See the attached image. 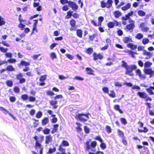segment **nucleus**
<instances>
[{"mask_svg": "<svg viewBox=\"0 0 154 154\" xmlns=\"http://www.w3.org/2000/svg\"><path fill=\"white\" fill-rule=\"evenodd\" d=\"M100 6L102 8H107V6L106 5V2H105L103 1H102L100 2Z\"/></svg>", "mask_w": 154, "mask_h": 154, "instance_id": "50", "label": "nucleus"}, {"mask_svg": "<svg viewBox=\"0 0 154 154\" xmlns=\"http://www.w3.org/2000/svg\"><path fill=\"white\" fill-rule=\"evenodd\" d=\"M143 37V35L141 33H138L137 34L136 36H135V38L138 39H140L142 38Z\"/></svg>", "mask_w": 154, "mask_h": 154, "instance_id": "42", "label": "nucleus"}, {"mask_svg": "<svg viewBox=\"0 0 154 154\" xmlns=\"http://www.w3.org/2000/svg\"><path fill=\"white\" fill-rule=\"evenodd\" d=\"M117 132L118 135L120 137L123 138L124 136V132L119 129L117 130Z\"/></svg>", "mask_w": 154, "mask_h": 154, "instance_id": "35", "label": "nucleus"}, {"mask_svg": "<svg viewBox=\"0 0 154 154\" xmlns=\"http://www.w3.org/2000/svg\"><path fill=\"white\" fill-rule=\"evenodd\" d=\"M6 84L9 87H11L13 85V82L11 80H8L6 81Z\"/></svg>", "mask_w": 154, "mask_h": 154, "instance_id": "57", "label": "nucleus"}, {"mask_svg": "<svg viewBox=\"0 0 154 154\" xmlns=\"http://www.w3.org/2000/svg\"><path fill=\"white\" fill-rule=\"evenodd\" d=\"M8 50V48H5L3 47H1V48H0V51L3 53L6 52Z\"/></svg>", "mask_w": 154, "mask_h": 154, "instance_id": "61", "label": "nucleus"}, {"mask_svg": "<svg viewBox=\"0 0 154 154\" xmlns=\"http://www.w3.org/2000/svg\"><path fill=\"white\" fill-rule=\"evenodd\" d=\"M108 94L109 97L112 98H114L116 97V93L113 90L110 91V93H109V92Z\"/></svg>", "mask_w": 154, "mask_h": 154, "instance_id": "36", "label": "nucleus"}, {"mask_svg": "<svg viewBox=\"0 0 154 154\" xmlns=\"http://www.w3.org/2000/svg\"><path fill=\"white\" fill-rule=\"evenodd\" d=\"M49 103L51 105L53 106V107L54 109H56L57 107L56 105L57 104V101L55 100H50Z\"/></svg>", "mask_w": 154, "mask_h": 154, "instance_id": "23", "label": "nucleus"}, {"mask_svg": "<svg viewBox=\"0 0 154 154\" xmlns=\"http://www.w3.org/2000/svg\"><path fill=\"white\" fill-rule=\"evenodd\" d=\"M50 129L48 128H45L43 130V133L45 134H48L50 133Z\"/></svg>", "mask_w": 154, "mask_h": 154, "instance_id": "46", "label": "nucleus"}, {"mask_svg": "<svg viewBox=\"0 0 154 154\" xmlns=\"http://www.w3.org/2000/svg\"><path fill=\"white\" fill-rule=\"evenodd\" d=\"M138 15L140 16L143 17L146 15L145 12L142 10H139L138 11Z\"/></svg>", "mask_w": 154, "mask_h": 154, "instance_id": "43", "label": "nucleus"}, {"mask_svg": "<svg viewBox=\"0 0 154 154\" xmlns=\"http://www.w3.org/2000/svg\"><path fill=\"white\" fill-rule=\"evenodd\" d=\"M89 115H90V114L89 113L86 114L82 113L76 115L75 118L76 119H78L80 121L86 122L89 119Z\"/></svg>", "mask_w": 154, "mask_h": 154, "instance_id": "3", "label": "nucleus"}, {"mask_svg": "<svg viewBox=\"0 0 154 154\" xmlns=\"http://www.w3.org/2000/svg\"><path fill=\"white\" fill-rule=\"evenodd\" d=\"M49 122V119L48 117H45L42 120V124L43 125H46Z\"/></svg>", "mask_w": 154, "mask_h": 154, "instance_id": "28", "label": "nucleus"}, {"mask_svg": "<svg viewBox=\"0 0 154 154\" xmlns=\"http://www.w3.org/2000/svg\"><path fill=\"white\" fill-rule=\"evenodd\" d=\"M133 11H131L130 12L125 15V17H123L122 18V20H128L131 19L130 18V16H131L133 14Z\"/></svg>", "mask_w": 154, "mask_h": 154, "instance_id": "11", "label": "nucleus"}, {"mask_svg": "<svg viewBox=\"0 0 154 154\" xmlns=\"http://www.w3.org/2000/svg\"><path fill=\"white\" fill-rule=\"evenodd\" d=\"M94 139L95 140L99 141L101 143L100 146L102 150H104L106 148V145L105 143L103 142V140L100 136H96Z\"/></svg>", "mask_w": 154, "mask_h": 154, "instance_id": "7", "label": "nucleus"}, {"mask_svg": "<svg viewBox=\"0 0 154 154\" xmlns=\"http://www.w3.org/2000/svg\"><path fill=\"white\" fill-rule=\"evenodd\" d=\"M28 96L26 94H24L22 95L21 96V99L24 101L27 100L28 99Z\"/></svg>", "mask_w": 154, "mask_h": 154, "instance_id": "44", "label": "nucleus"}, {"mask_svg": "<svg viewBox=\"0 0 154 154\" xmlns=\"http://www.w3.org/2000/svg\"><path fill=\"white\" fill-rule=\"evenodd\" d=\"M50 56L52 59H54L56 58L57 56L55 53L54 52H52L51 53Z\"/></svg>", "mask_w": 154, "mask_h": 154, "instance_id": "63", "label": "nucleus"}, {"mask_svg": "<svg viewBox=\"0 0 154 154\" xmlns=\"http://www.w3.org/2000/svg\"><path fill=\"white\" fill-rule=\"evenodd\" d=\"M137 95L141 98L145 99V101H146L148 100H152V99L150 97H148V94L146 92L139 91L137 93Z\"/></svg>", "mask_w": 154, "mask_h": 154, "instance_id": "5", "label": "nucleus"}, {"mask_svg": "<svg viewBox=\"0 0 154 154\" xmlns=\"http://www.w3.org/2000/svg\"><path fill=\"white\" fill-rule=\"evenodd\" d=\"M58 126L59 125L58 124H56L53 125V128L51 131L52 134H53L57 131Z\"/></svg>", "mask_w": 154, "mask_h": 154, "instance_id": "26", "label": "nucleus"}, {"mask_svg": "<svg viewBox=\"0 0 154 154\" xmlns=\"http://www.w3.org/2000/svg\"><path fill=\"white\" fill-rule=\"evenodd\" d=\"M122 143L125 146H127L128 144L127 141L125 137H124L123 138H122Z\"/></svg>", "mask_w": 154, "mask_h": 154, "instance_id": "59", "label": "nucleus"}, {"mask_svg": "<svg viewBox=\"0 0 154 154\" xmlns=\"http://www.w3.org/2000/svg\"><path fill=\"white\" fill-rule=\"evenodd\" d=\"M131 5L130 3H127L125 5L122 7L121 8L122 10L124 11H126L130 8L131 7Z\"/></svg>", "mask_w": 154, "mask_h": 154, "instance_id": "16", "label": "nucleus"}, {"mask_svg": "<svg viewBox=\"0 0 154 154\" xmlns=\"http://www.w3.org/2000/svg\"><path fill=\"white\" fill-rule=\"evenodd\" d=\"M103 91L105 93L108 94L109 92V88L108 87H103L102 88Z\"/></svg>", "mask_w": 154, "mask_h": 154, "instance_id": "45", "label": "nucleus"}, {"mask_svg": "<svg viewBox=\"0 0 154 154\" xmlns=\"http://www.w3.org/2000/svg\"><path fill=\"white\" fill-rule=\"evenodd\" d=\"M72 16L74 18L77 19L79 17V15L78 13L75 12L72 14Z\"/></svg>", "mask_w": 154, "mask_h": 154, "instance_id": "58", "label": "nucleus"}, {"mask_svg": "<svg viewBox=\"0 0 154 154\" xmlns=\"http://www.w3.org/2000/svg\"><path fill=\"white\" fill-rule=\"evenodd\" d=\"M119 25V22L116 20H114L113 22H109L107 24V26L109 28H112L115 26H118Z\"/></svg>", "mask_w": 154, "mask_h": 154, "instance_id": "9", "label": "nucleus"}, {"mask_svg": "<svg viewBox=\"0 0 154 154\" xmlns=\"http://www.w3.org/2000/svg\"><path fill=\"white\" fill-rule=\"evenodd\" d=\"M98 36V34L97 33L93 34L92 35H89V42H92L93 41L96 37Z\"/></svg>", "mask_w": 154, "mask_h": 154, "instance_id": "20", "label": "nucleus"}, {"mask_svg": "<svg viewBox=\"0 0 154 154\" xmlns=\"http://www.w3.org/2000/svg\"><path fill=\"white\" fill-rule=\"evenodd\" d=\"M60 2L63 5H64L66 4H68L69 3V1L68 0H60Z\"/></svg>", "mask_w": 154, "mask_h": 154, "instance_id": "53", "label": "nucleus"}, {"mask_svg": "<svg viewBox=\"0 0 154 154\" xmlns=\"http://www.w3.org/2000/svg\"><path fill=\"white\" fill-rule=\"evenodd\" d=\"M113 14L114 15L116 18H118L120 17L122 15V13L119 10H117L114 11L113 13Z\"/></svg>", "mask_w": 154, "mask_h": 154, "instance_id": "19", "label": "nucleus"}, {"mask_svg": "<svg viewBox=\"0 0 154 154\" xmlns=\"http://www.w3.org/2000/svg\"><path fill=\"white\" fill-rule=\"evenodd\" d=\"M68 4V6L74 11H76L78 9V5L74 1H69Z\"/></svg>", "mask_w": 154, "mask_h": 154, "instance_id": "8", "label": "nucleus"}, {"mask_svg": "<svg viewBox=\"0 0 154 154\" xmlns=\"http://www.w3.org/2000/svg\"><path fill=\"white\" fill-rule=\"evenodd\" d=\"M52 140V137L50 135L46 136L45 137V143L48 144L51 142Z\"/></svg>", "mask_w": 154, "mask_h": 154, "instance_id": "17", "label": "nucleus"}, {"mask_svg": "<svg viewBox=\"0 0 154 154\" xmlns=\"http://www.w3.org/2000/svg\"><path fill=\"white\" fill-rule=\"evenodd\" d=\"M0 110L2 111L3 113L5 115L7 114L9 112L8 111L2 107H0Z\"/></svg>", "mask_w": 154, "mask_h": 154, "instance_id": "47", "label": "nucleus"}, {"mask_svg": "<svg viewBox=\"0 0 154 154\" xmlns=\"http://www.w3.org/2000/svg\"><path fill=\"white\" fill-rule=\"evenodd\" d=\"M62 146H60V145L59 146V148L58 149V150L61 152L62 153L63 152H65V149L62 148Z\"/></svg>", "mask_w": 154, "mask_h": 154, "instance_id": "52", "label": "nucleus"}, {"mask_svg": "<svg viewBox=\"0 0 154 154\" xmlns=\"http://www.w3.org/2000/svg\"><path fill=\"white\" fill-rule=\"evenodd\" d=\"M21 64L22 65L27 66L29 65V63L26 62L24 61H22L21 63Z\"/></svg>", "mask_w": 154, "mask_h": 154, "instance_id": "62", "label": "nucleus"}, {"mask_svg": "<svg viewBox=\"0 0 154 154\" xmlns=\"http://www.w3.org/2000/svg\"><path fill=\"white\" fill-rule=\"evenodd\" d=\"M14 68L12 66H8L6 68V70L10 71H14Z\"/></svg>", "mask_w": 154, "mask_h": 154, "instance_id": "48", "label": "nucleus"}, {"mask_svg": "<svg viewBox=\"0 0 154 154\" xmlns=\"http://www.w3.org/2000/svg\"><path fill=\"white\" fill-rule=\"evenodd\" d=\"M146 90L150 95L154 94V92L152 91V90H154V87L150 86L149 88H146Z\"/></svg>", "mask_w": 154, "mask_h": 154, "instance_id": "15", "label": "nucleus"}, {"mask_svg": "<svg viewBox=\"0 0 154 154\" xmlns=\"http://www.w3.org/2000/svg\"><path fill=\"white\" fill-rule=\"evenodd\" d=\"M69 25L70 26L69 30L71 31H75L77 29V25H76V21L74 19H71L69 20Z\"/></svg>", "mask_w": 154, "mask_h": 154, "instance_id": "6", "label": "nucleus"}, {"mask_svg": "<svg viewBox=\"0 0 154 154\" xmlns=\"http://www.w3.org/2000/svg\"><path fill=\"white\" fill-rule=\"evenodd\" d=\"M144 72L146 74L149 75V77L153 76L154 75V71L152 69H144Z\"/></svg>", "mask_w": 154, "mask_h": 154, "instance_id": "12", "label": "nucleus"}, {"mask_svg": "<svg viewBox=\"0 0 154 154\" xmlns=\"http://www.w3.org/2000/svg\"><path fill=\"white\" fill-rule=\"evenodd\" d=\"M56 149L55 147H54L53 149L50 148L48 152L49 153H53L56 151Z\"/></svg>", "mask_w": 154, "mask_h": 154, "instance_id": "51", "label": "nucleus"}, {"mask_svg": "<svg viewBox=\"0 0 154 154\" xmlns=\"http://www.w3.org/2000/svg\"><path fill=\"white\" fill-rule=\"evenodd\" d=\"M91 22L93 25L94 26H99V24L98 23L97 24L96 23V21L94 20H91Z\"/></svg>", "mask_w": 154, "mask_h": 154, "instance_id": "54", "label": "nucleus"}, {"mask_svg": "<svg viewBox=\"0 0 154 154\" xmlns=\"http://www.w3.org/2000/svg\"><path fill=\"white\" fill-rule=\"evenodd\" d=\"M93 50L92 48L91 47H89L86 49L85 52L87 54L90 55L93 52Z\"/></svg>", "mask_w": 154, "mask_h": 154, "instance_id": "33", "label": "nucleus"}, {"mask_svg": "<svg viewBox=\"0 0 154 154\" xmlns=\"http://www.w3.org/2000/svg\"><path fill=\"white\" fill-rule=\"evenodd\" d=\"M76 33L77 35L79 38H82V31L81 29H76Z\"/></svg>", "mask_w": 154, "mask_h": 154, "instance_id": "22", "label": "nucleus"}, {"mask_svg": "<svg viewBox=\"0 0 154 154\" xmlns=\"http://www.w3.org/2000/svg\"><path fill=\"white\" fill-rule=\"evenodd\" d=\"M122 63L121 65L122 66L124 67L126 70L125 72V74L131 76H133V71L136 69V66L135 65H128L127 63L124 60H122Z\"/></svg>", "mask_w": 154, "mask_h": 154, "instance_id": "2", "label": "nucleus"}, {"mask_svg": "<svg viewBox=\"0 0 154 154\" xmlns=\"http://www.w3.org/2000/svg\"><path fill=\"white\" fill-rule=\"evenodd\" d=\"M73 11L71 10H69L67 12V14L65 17V18L68 19L71 18L72 16Z\"/></svg>", "mask_w": 154, "mask_h": 154, "instance_id": "24", "label": "nucleus"}, {"mask_svg": "<svg viewBox=\"0 0 154 154\" xmlns=\"http://www.w3.org/2000/svg\"><path fill=\"white\" fill-rule=\"evenodd\" d=\"M46 77L47 75H44L41 76L39 79L40 81L41 82L39 84L40 85L43 86L45 85V83H44V81L46 79Z\"/></svg>", "mask_w": 154, "mask_h": 154, "instance_id": "13", "label": "nucleus"}, {"mask_svg": "<svg viewBox=\"0 0 154 154\" xmlns=\"http://www.w3.org/2000/svg\"><path fill=\"white\" fill-rule=\"evenodd\" d=\"M120 119L121 123L122 124L124 125H126L127 123V121L125 118L122 117L120 118Z\"/></svg>", "mask_w": 154, "mask_h": 154, "instance_id": "40", "label": "nucleus"}, {"mask_svg": "<svg viewBox=\"0 0 154 154\" xmlns=\"http://www.w3.org/2000/svg\"><path fill=\"white\" fill-rule=\"evenodd\" d=\"M60 145L62 146H69V144L67 141L63 140Z\"/></svg>", "mask_w": 154, "mask_h": 154, "instance_id": "29", "label": "nucleus"}, {"mask_svg": "<svg viewBox=\"0 0 154 154\" xmlns=\"http://www.w3.org/2000/svg\"><path fill=\"white\" fill-rule=\"evenodd\" d=\"M63 98V96L61 94L57 95L55 96L54 97L55 100H56L57 99H61Z\"/></svg>", "mask_w": 154, "mask_h": 154, "instance_id": "60", "label": "nucleus"}, {"mask_svg": "<svg viewBox=\"0 0 154 154\" xmlns=\"http://www.w3.org/2000/svg\"><path fill=\"white\" fill-rule=\"evenodd\" d=\"M135 72L136 75H138L140 78L142 79L144 78V77L141 74V72L140 69H137L135 70Z\"/></svg>", "mask_w": 154, "mask_h": 154, "instance_id": "27", "label": "nucleus"}, {"mask_svg": "<svg viewBox=\"0 0 154 154\" xmlns=\"http://www.w3.org/2000/svg\"><path fill=\"white\" fill-rule=\"evenodd\" d=\"M127 47L128 48H130L132 50H135L137 48L136 45H134L132 43H130L127 45Z\"/></svg>", "mask_w": 154, "mask_h": 154, "instance_id": "18", "label": "nucleus"}, {"mask_svg": "<svg viewBox=\"0 0 154 154\" xmlns=\"http://www.w3.org/2000/svg\"><path fill=\"white\" fill-rule=\"evenodd\" d=\"M143 130H141L140 129H138V131L140 133L144 132L145 133L147 132L148 131V129L146 127H143Z\"/></svg>", "mask_w": 154, "mask_h": 154, "instance_id": "39", "label": "nucleus"}, {"mask_svg": "<svg viewBox=\"0 0 154 154\" xmlns=\"http://www.w3.org/2000/svg\"><path fill=\"white\" fill-rule=\"evenodd\" d=\"M114 108L115 110L118 111L119 113L123 114V112L120 109V106L119 105H116L114 106Z\"/></svg>", "mask_w": 154, "mask_h": 154, "instance_id": "31", "label": "nucleus"}, {"mask_svg": "<svg viewBox=\"0 0 154 154\" xmlns=\"http://www.w3.org/2000/svg\"><path fill=\"white\" fill-rule=\"evenodd\" d=\"M113 2L112 0H107L106 2L107 8H111Z\"/></svg>", "mask_w": 154, "mask_h": 154, "instance_id": "30", "label": "nucleus"}, {"mask_svg": "<svg viewBox=\"0 0 154 154\" xmlns=\"http://www.w3.org/2000/svg\"><path fill=\"white\" fill-rule=\"evenodd\" d=\"M128 22L129 24L126 25L124 27V29L126 31H129L130 32H132L135 27V21L132 19H130L128 20Z\"/></svg>", "mask_w": 154, "mask_h": 154, "instance_id": "4", "label": "nucleus"}, {"mask_svg": "<svg viewBox=\"0 0 154 154\" xmlns=\"http://www.w3.org/2000/svg\"><path fill=\"white\" fill-rule=\"evenodd\" d=\"M84 130L85 133L86 134H88L90 132L89 128L86 126H85L84 127Z\"/></svg>", "mask_w": 154, "mask_h": 154, "instance_id": "55", "label": "nucleus"}, {"mask_svg": "<svg viewBox=\"0 0 154 154\" xmlns=\"http://www.w3.org/2000/svg\"><path fill=\"white\" fill-rule=\"evenodd\" d=\"M98 23L99 26H101L102 22L104 20V17L103 16H100L98 17Z\"/></svg>", "mask_w": 154, "mask_h": 154, "instance_id": "37", "label": "nucleus"}, {"mask_svg": "<svg viewBox=\"0 0 154 154\" xmlns=\"http://www.w3.org/2000/svg\"><path fill=\"white\" fill-rule=\"evenodd\" d=\"M91 139L87 140L84 143V148L86 152L88 154H105L103 152L98 151H96V147L97 145V142L95 141L91 142Z\"/></svg>", "mask_w": 154, "mask_h": 154, "instance_id": "1", "label": "nucleus"}, {"mask_svg": "<svg viewBox=\"0 0 154 154\" xmlns=\"http://www.w3.org/2000/svg\"><path fill=\"white\" fill-rule=\"evenodd\" d=\"M143 54L144 55H146L148 56V57H146L145 59H148L150 58L152 56V54L151 53L149 52H148L146 50H143Z\"/></svg>", "mask_w": 154, "mask_h": 154, "instance_id": "25", "label": "nucleus"}, {"mask_svg": "<svg viewBox=\"0 0 154 154\" xmlns=\"http://www.w3.org/2000/svg\"><path fill=\"white\" fill-rule=\"evenodd\" d=\"M69 9L68 6L66 5H64L62 7V10L64 11H67Z\"/></svg>", "mask_w": 154, "mask_h": 154, "instance_id": "64", "label": "nucleus"}, {"mask_svg": "<svg viewBox=\"0 0 154 154\" xmlns=\"http://www.w3.org/2000/svg\"><path fill=\"white\" fill-rule=\"evenodd\" d=\"M93 59L94 60H96L98 59L101 60L103 57V55L100 53L97 54L95 52L93 53Z\"/></svg>", "mask_w": 154, "mask_h": 154, "instance_id": "10", "label": "nucleus"}, {"mask_svg": "<svg viewBox=\"0 0 154 154\" xmlns=\"http://www.w3.org/2000/svg\"><path fill=\"white\" fill-rule=\"evenodd\" d=\"M85 70L87 73L88 75H93L94 71L91 68L86 67L85 68Z\"/></svg>", "mask_w": 154, "mask_h": 154, "instance_id": "21", "label": "nucleus"}, {"mask_svg": "<svg viewBox=\"0 0 154 154\" xmlns=\"http://www.w3.org/2000/svg\"><path fill=\"white\" fill-rule=\"evenodd\" d=\"M75 124L77 125V126L76 127V129L78 131H80L82 130V128H81V127L82 125L79 123L78 122H76Z\"/></svg>", "mask_w": 154, "mask_h": 154, "instance_id": "34", "label": "nucleus"}, {"mask_svg": "<svg viewBox=\"0 0 154 154\" xmlns=\"http://www.w3.org/2000/svg\"><path fill=\"white\" fill-rule=\"evenodd\" d=\"M34 138L35 140L36 141L35 148L37 149L38 147V137L37 136H35L34 137Z\"/></svg>", "mask_w": 154, "mask_h": 154, "instance_id": "56", "label": "nucleus"}, {"mask_svg": "<svg viewBox=\"0 0 154 154\" xmlns=\"http://www.w3.org/2000/svg\"><path fill=\"white\" fill-rule=\"evenodd\" d=\"M105 129L108 133H110L112 132L111 128L109 126L107 125L106 126Z\"/></svg>", "mask_w": 154, "mask_h": 154, "instance_id": "41", "label": "nucleus"}, {"mask_svg": "<svg viewBox=\"0 0 154 154\" xmlns=\"http://www.w3.org/2000/svg\"><path fill=\"white\" fill-rule=\"evenodd\" d=\"M149 40L148 38H143L142 40V43L144 45H146L149 42Z\"/></svg>", "mask_w": 154, "mask_h": 154, "instance_id": "49", "label": "nucleus"}, {"mask_svg": "<svg viewBox=\"0 0 154 154\" xmlns=\"http://www.w3.org/2000/svg\"><path fill=\"white\" fill-rule=\"evenodd\" d=\"M34 20V21L35 22L33 24V28L32 31V32L33 33H34L35 31L36 32H37V30L36 29V26L38 22V20Z\"/></svg>", "mask_w": 154, "mask_h": 154, "instance_id": "32", "label": "nucleus"}, {"mask_svg": "<svg viewBox=\"0 0 154 154\" xmlns=\"http://www.w3.org/2000/svg\"><path fill=\"white\" fill-rule=\"evenodd\" d=\"M152 65V63L149 61H146L144 64L145 68H149Z\"/></svg>", "mask_w": 154, "mask_h": 154, "instance_id": "38", "label": "nucleus"}, {"mask_svg": "<svg viewBox=\"0 0 154 154\" xmlns=\"http://www.w3.org/2000/svg\"><path fill=\"white\" fill-rule=\"evenodd\" d=\"M123 42L124 43H127L128 42H132V38L129 36L128 37H124L122 39Z\"/></svg>", "mask_w": 154, "mask_h": 154, "instance_id": "14", "label": "nucleus"}]
</instances>
